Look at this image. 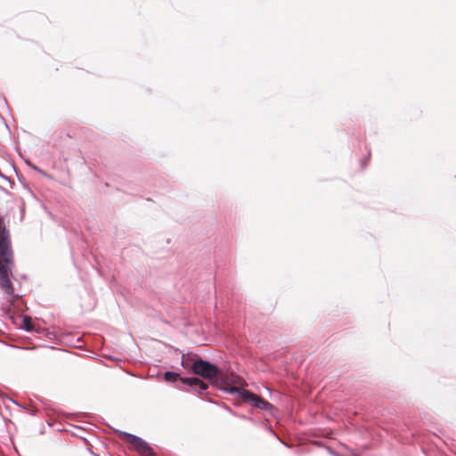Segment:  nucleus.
I'll use <instances>...</instances> for the list:
<instances>
[{
    "mask_svg": "<svg viewBox=\"0 0 456 456\" xmlns=\"http://www.w3.org/2000/svg\"><path fill=\"white\" fill-rule=\"evenodd\" d=\"M12 252L10 246L9 235L3 227V221L0 218V287L6 294L9 302L18 297L14 294L12 281Z\"/></svg>",
    "mask_w": 456,
    "mask_h": 456,
    "instance_id": "nucleus-1",
    "label": "nucleus"
},
{
    "mask_svg": "<svg viewBox=\"0 0 456 456\" xmlns=\"http://www.w3.org/2000/svg\"><path fill=\"white\" fill-rule=\"evenodd\" d=\"M182 366L186 370H190L195 375L210 380L212 384L219 374V369L216 365L208 361L202 360L197 355H194L193 357L183 356Z\"/></svg>",
    "mask_w": 456,
    "mask_h": 456,
    "instance_id": "nucleus-2",
    "label": "nucleus"
},
{
    "mask_svg": "<svg viewBox=\"0 0 456 456\" xmlns=\"http://www.w3.org/2000/svg\"><path fill=\"white\" fill-rule=\"evenodd\" d=\"M164 379L167 382L170 383H174L176 380L180 379L181 382L185 385H188L190 387H195L196 391H198L199 393L205 391L208 388V385L206 382L200 379L199 378H181L178 373L173 371H167L164 374Z\"/></svg>",
    "mask_w": 456,
    "mask_h": 456,
    "instance_id": "nucleus-3",
    "label": "nucleus"
},
{
    "mask_svg": "<svg viewBox=\"0 0 456 456\" xmlns=\"http://www.w3.org/2000/svg\"><path fill=\"white\" fill-rule=\"evenodd\" d=\"M121 437L122 439L129 443L141 456L155 455L150 445L140 437L127 433H123L121 435Z\"/></svg>",
    "mask_w": 456,
    "mask_h": 456,
    "instance_id": "nucleus-4",
    "label": "nucleus"
},
{
    "mask_svg": "<svg viewBox=\"0 0 456 456\" xmlns=\"http://www.w3.org/2000/svg\"><path fill=\"white\" fill-rule=\"evenodd\" d=\"M212 385L218 387L230 394H234L238 390L237 387H232V382L231 379V374H225L220 370L217 378L215 379Z\"/></svg>",
    "mask_w": 456,
    "mask_h": 456,
    "instance_id": "nucleus-5",
    "label": "nucleus"
},
{
    "mask_svg": "<svg viewBox=\"0 0 456 456\" xmlns=\"http://www.w3.org/2000/svg\"><path fill=\"white\" fill-rule=\"evenodd\" d=\"M241 399L244 402L249 403L254 407L259 409L268 410L272 407L271 403L248 390H244L241 392Z\"/></svg>",
    "mask_w": 456,
    "mask_h": 456,
    "instance_id": "nucleus-6",
    "label": "nucleus"
},
{
    "mask_svg": "<svg viewBox=\"0 0 456 456\" xmlns=\"http://www.w3.org/2000/svg\"><path fill=\"white\" fill-rule=\"evenodd\" d=\"M231 379L232 382V387H238V390L236 391V393H238L240 395V396L241 397V392L245 390V389H241V387L245 385V382L240 377L232 375V374H231Z\"/></svg>",
    "mask_w": 456,
    "mask_h": 456,
    "instance_id": "nucleus-7",
    "label": "nucleus"
},
{
    "mask_svg": "<svg viewBox=\"0 0 456 456\" xmlns=\"http://www.w3.org/2000/svg\"><path fill=\"white\" fill-rule=\"evenodd\" d=\"M70 434L73 436H76V437H78V438H81V439H86L85 438V436H86V429H84L83 428H80V427H72L69 430Z\"/></svg>",
    "mask_w": 456,
    "mask_h": 456,
    "instance_id": "nucleus-8",
    "label": "nucleus"
},
{
    "mask_svg": "<svg viewBox=\"0 0 456 456\" xmlns=\"http://www.w3.org/2000/svg\"><path fill=\"white\" fill-rule=\"evenodd\" d=\"M22 328L27 331H31L33 327L31 324V318L28 316H24L22 321Z\"/></svg>",
    "mask_w": 456,
    "mask_h": 456,
    "instance_id": "nucleus-9",
    "label": "nucleus"
}]
</instances>
